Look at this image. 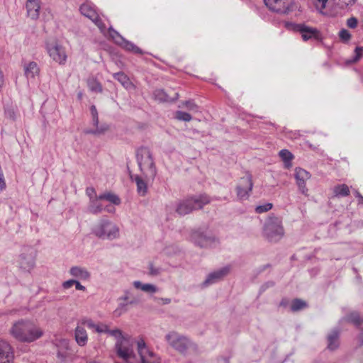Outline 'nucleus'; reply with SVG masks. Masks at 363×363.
<instances>
[{
  "mask_svg": "<svg viewBox=\"0 0 363 363\" xmlns=\"http://www.w3.org/2000/svg\"><path fill=\"white\" fill-rule=\"evenodd\" d=\"M10 333L18 341L31 342L39 339L43 332L41 328L30 321L20 320L13 325Z\"/></svg>",
  "mask_w": 363,
  "mask_h": 363,
  "instance_id": "1",
  "label": "nucleus"
},
{
  "mask_svg": "<svg viewBox=\"0 0 363 363\" xmlns=\"http://www.w3.org/2000/svg\"><path fill=\"white\" fill-rule=\"evenodd\" d=\"M136 157L138 166L145 179H154L157 174L152 154L150 150L145 147L138 149Z\"/></svg>",
  "mask_w": 363,
  "mask_h": 363,
  "instance_id": "2",
  "label": "nucleus"
},
{
  "mask_svg": "<svg viewBox=\"0 0 363 363\" xmlns=\"http://www.w3.org/2000/svg\"><path fill=\"white\" fill-rule=\"evenodd\" d=\"M167 345L181 354H186L190 350L196 351L197 345L188 337L176 331H170L164 336Z\"/></svg>",
  "mask_w": 363,
  "mask_h": 363,
  "instance_id": "3",
  "label": "nucleus"
},
{
  "mask_svg": "<svg viewBox=\"0 0 363 363\" xmlns=\"http://www.w3.org/2000/svg\"><path fill=\"white\" fill-rule=\"evenodd\" d=\"M92 233L102 240H113L119 238L120 230L116 224L108 219L102 218L91 230Z\"/></svg>",
  "mask_w": 363,
  "mask_h": 363,
  "instance_id": "4",
  "label": "nucleus"
},
{
  "mask_svg": "<svg viewBox=\"0 0 363 363\" xmlns=\"http://www.w3.org/2000/svg\"><path fill=\"white\" fill-rule=\"evenodd\" d=\"M210 199L206 195L190 197L179 201L176 206V212L180 216H185L193 211L200 209L208 204Z\"/></svg>",
  "mask_w": 363,
  "mask_h": 363,
  "instance_id": "5",
  "label": "nucleus"
},
{
  "mask_svg": "<svg viewBox=\"0 0 363 363\" xmlns=\"http://www.w3.org/2000/svg\"><path fill=\"white\" fill-rule=\"evenodd\" d=\"M264 234L270 242L280 240L284 235L281 219L275 216L269 217L264 225Z\"/></svg>",
  "mask_w": 363,
  "mask_h": 363,
  "instance_id": "6",
  "label": "nucleus"
},
{
  "mask_svg": "<svg viewBox=\"0 0 363 363\" xmlns=\"http://www.w3.org/2000/svg\"><path fill=\"white\" fill-rule=\"evenodd\" d=\"M266 6L272 11L287 14L294 8V0H264Z\"/></svg>",
  "mask_w": 363,
  "mask_h": 363,
  "instance_id": "7",
  "label": "nucleus"
},
{
  "mask_svg": "<svg viewBox=\"0 0 363 363\" xmlns=\"http://www.w3.org/2000/svg\"><path fill=\"white\" fill-rule=\"evenodd\" d=\"M46 50L49 56L59 65L66 63L67 55L65 48L57 42L47 43Z\"/></svg>",
  "mask_w": 363,
  "mask_h": 363,
  "instance_id": "8",
  "label": "nucleus"
},
{
  "mask_svg": "<svg viewBox=\"0 0 363 363\" xmlns=\"http://www.w3.org/2000/svg\"><path fill=\"white\" fill-rule=\"evenodd\" d=\"M36 252L32 247H24L19 256V267L25 272H30L35 267Z\"/></svg>",
  "mask_w": 363,
  "mask_h": 363,
  "instance_id": "9",
  "label": "nucleus"
},
{
  "mask_svg": "<svg viewBox=\"0 0 363 363\" xmlns=\"http://www.w3.org/2000/svg\"><path fill=\"white\" fill-rule=\"evenodd\" d=\"M191 240L200 247H213L218 244V240L212 235H207L199 230L193 231L191 234Z\"/></svg>",
  "mask_w": 363,
  "mask_h": 363,
  "instance_id": "10",
  "label": "nucleus"
},
{
  "mask_svg": "<svg viewBox=\"0 0 363 363\" xmlns=\"http://www.w3.org/2000/svg\"><path fill=\"white\" fill-rule=\"evenodd\" d=\"M127 340H122L115 343V350L117 355L123 359L125 363H135L136 355L130 345H128L125 342Z\"/></svg>",
  "mask_w": 363,
  "mask_h": 363,
  "instance_id": "11",
  "label": "nucleus"
},
{
  "mask_svg": "<svg viewBox=\"0 0 363 363\" xmlns=\"http://www.w3.org/2000/svg\"><path fill=\"white\" fill-rule=\"evenodd\" d=\"M81 13L91 20L95 25L101 30V32H104L106 30V26L99 18L96 13L94 7L89 4H84L80 6Z\"/></svg>",
  "mask_w": 363,
  "mask_h": 363,
  "instance_id": "12",
  "label": "nucleus"
},
{
  "mask_svg": "<svg viewBox=\"0 0 363 363\" xmlns=\"http://www.w3.org/2000/svg\"><path fill=\"white\" fill-rule=\"evenodd\" d=\"M294 30L301 33V38L304 41L320 38V31L317 28L308 26L304 23L294 24Z\"/></svg>",
  "mask_w": 363,
  "mask_h": 363,
  "instance_id": "13",
  "label": "nucleus"
},
{
  "mask_svg": "<svg viewBox=\"0 0 363 363\" xmlns=\"http://www.w3.org/2000/svg\"><path fill=\"white\" fill-rule=\"evenodd\" d=\"M294 177L299 191L306 196L308 190L306 187V182L311 178V174L301 167H296L295 169Z\"/></svg>",
  "mask_w": 363,
  "mask_h": 363,
  "instance_id": "14",
  "label": "nucleus"
},
{
  "mask_svg": "<svg viewBox=\"0 0 363 363\" xmlns=\"http://www.w3.org/2000/svg\"><path fill=\"white\" fill-rule=\"evenodd\" d=\"M230 272L229 267H224L210 273L202 283L203 287H207L223 279Z\"/></svg>",
  "mask_w": 363,
  "mask_h": 363,
  "instance_id": "15",
  "label": "nucleus"
},
{
  "mask_svg": "<svg viewBox=\"0 0 363 363\" xmlns=\"http://www.w3.org/2000/svg\"><path fill=\"white\" fill-rule=\"evenodd\" d=\"M252 182L250 176L241 178L240 184L237 186V194L240 199H247L249 196V192L252 189Z\"/></svg>",
  "mask_w": 363,
  "mask_h": 363,
  "instance_id": "16",
  "label": "nucleus"
},
{
  "mask_svg": "<svg viewBox=\"0 0 363 363\" xmlns=\"http://www.w3.org/2000/svg\"><path fill=\"white\" fill-rule=\"evenodd\" d=\"M13 358L12 348L9 343L0 338V363H9Z\"/></svg>",
  "mask_w": 363,
  "mask_h": 363,
  "instance_id": "17",
  "label": "nucleus"
},
{
  "mask_svg": "<svg viewBox=\"0 0 363 363\" xmlns=\"http://www.w3.org/2000/svg\"><path fill=\"white\" fill-rule=\"evenodd\" d=\"M26 8L28 18L32 20H37L39 18L41 8L40 0H27Z\"/></svg>",
  "mask_w": 363,
  "mask_h": 363,
  "instance_id": "18",
  "label": "nucleus"
},
{
  "mask_svg": "<svg viewBox=\"0 0 363 363\" xmlns=\"http://www.w3.org/2000/svg\"><path fill=\"white\" fill-rule=\"evenodd\" d=\"M91 113L92 116V121L94 126H96L95 130H86V133L89 134H94L99 135L104 133L106 130H108V126L103 125L101 126H99V118H98V112L96 108L94 105H92L90 108Z\"/></svg>",
  "mask_w": 363,
  "mask_h": 363,
  "instance_id": "19",
  "label": "nucleus"
},
{
  "mask_svg": "<svg viewBox=\"0 0 363 363\" xmlns=\"http://www.w3.org/2000/svg\"><path fill=\"white\" fill-rule=\"evenodd\" d=\"M57 357L63 362L70 359L71 352L69 348V342L66 339L59 340L57 344Z\"/></svg>",
  "mask_w": 363,
  "mask_h": 363,
  "instance_id": "20",
  "label": "nucleus"
},
{
  "mask_svg": "<svg viewBox=\"0 0 363 363\" xmlns=\"http://www.w3.org/2000/svg\"><path fill=\"white\" fill-rule=\"evenodd\" d=\"M173 94L167 93L163 89H156L154 91V98L160 102H170L174 101L178 99L179 94L177 92L172 91Z\"/></svg>",
  "mask_w": 363,
  "mask_h": 363,
  "instance_id": "21",
  "label": "nucleus"
},
{
  "mask_svg": "<svg viewBox=\"0 0 363 363\" xmlns=\"http://www.w3.org/2000/svg\"><path fill=\"white\" fill-rule=\"evenodd\" d=\"M69 274L72 277L81 280H88L91 276L86 268L78 266L71 267Z\"/></svg>",
  "mask_w": 363,
  "mask_h": 363,
  "instance_id": "22",
  "label": "nucleus"
},
{
  "mask_svg": "<svg viewBox=\"0 0 363 363\" xmlns=\"http://www.w3.org/2000/svg\"><path fill=\"white\" fill-rule=\"evenodd\" d=\"M74 337L78 345L84 347L87 344L88 335L86 330L80 325H77L74 330Z\"/></svg>",
  "mask_w": 363,
  "mask_h": 363,
  "instance_id": "23",
  "label": "nucleus"
},
{
  "mask_svg": "<svg viewBox=\"0 0 363 363\" xmlns=\"http://www.w3.org/2000/svg\"><path fill=\"white\" fill-rule=\"evenodd\" d=\"M348 321L353 323L356 327L362 330L359 335V340L363 343V317L359 313L352 312L347 317Z\"/></svg>",
  "mask_w": 363,
  "mask_h": 363,
  "instance_id": "24",
  "label": "nucleus"
},
{
  "mask_svg": "<svg viewBox=\"0 0 363 363\" xmlns=\"http://www.w3.org/2000/svg\"><path fill=\"white\" fill-rule=\"evenodd\" d=\"M130 179L137 185V191L140 196H145L147 191V182L138 175H130Z\"/></svg>",
  "mask_w": 363,
  "mask_h": 363,
  "instance_id": "25",
  "label": "nucleus"
},
{
  "mask_svg": "<svg viewBox=\"0 0 363 363\" xmlns=\"http://www.w3.org/2000/svg\"><path fill=\"white\" fill-rule=\"evenodd\" d=\"M40 69L35 62H30L24 66V73L28 79H33L39 74Z\"/></svg>",
  "mask_w": 363,
  "mask_h": 363,
  "instance_id": "26",
  "label": "nucleus"
},
{
  "mask_svg": "<svg viewBox=\"0 0 363 363\" xmlns=\"http://www.w3.org/2000/svg\"><path fill=\"white\" fill-rule=\"evenodd\" d=\"M339 331L337 330H333L328 335V348L330 350H336L339 346Z\"/></svg>",
  "mask_w": 363,
  "mask_h": 363,
  "instance_id": "27",
  "label": "nucleus"
},
{
  "mask_svg": "<svg viewBox=\"0 0 363 363\" xmlns=\"http://www.w3.org/2000/svg\"><path fill=\"white\" fill-rule=\"evenodd\" d=\"M101 199L99 198L89 201L88 205V211L92 214L97 215L103 210V206L100 202Z\"/></svg>",
  "mask_w": 363,
  "mask_h": 363,
  "instance_id": "28",
  "label": "nucleus"
},
{
  "mask_svg": "<svg viewBox=\"0 0 363 363\" xmlns=\"http://www.w3.org/2000/svg\"><path fill=\"white\" fill-rule=\"evenodd\" d=\"M133 285L135 289H141L145 292L154 294L157 291V288L152 284H143L140 281H135Z\"/></svg>",
  "mask_w": 363,
  "mask_h": 363,
  "instance_id": "29",
  "label": "nucleus"
},
{
  "mask_svg": "<svg viewBox=\"0 0 363 363\" xmlns=\"http://www.w3.org/2000/svg\"><path fill=\"white\" fill-rule=\"evenodd\" d=\"M279 157L284 162V167L286 169H289L291 166V160L294 158L292 153L288 150L283 149L279 153Z\"/></svg>",
  "mask_w": 363,
  "mask_h": 363,
  "instance_id": "30",
  "label": "nucleus"
},
{
  "mask_svg": "<svg viewBox=\"0 0 363 363\" xmlns=\"http://www.w3.org/2000/svg\"><path fill=\"white\" fill-rule=\"evenodd\" d=\"M106 334L113 337L116 340V342L127 340V337L123 335L121 330L117 328L113 329L108 328Z\"/></svg>",
  "mask_w": 363,
  "mask_h": 363,
  "instance_id": "31",
  "label": "nucleus"
},
{
  "mask_svg": "<svg viewBox=\"0 0 363 363\" xmlns=\"http://www.w3.org/2000/svg\"><path fill=\"white\" fill-rule=\"evenodd\" d=\"M121 40L122 41L121 42V43L119 45L122 48L125 49L126 50L131 51L134 53H138V54L143 53L142 50L138 47H137L135 44H133V43L128 41L125 39H123Z\"/></svg>",
  "mask_w": 363,
  "mask_h": 363,
  "instance_id": "32",
  "label": "nucleus"
},
{
  "mask_svg": "<svg viewBox=\"0 0 363 363\" xmlns=\"http://www.w3.org/2000/svg\"><path fill=\"white\" fill-rule=\"evenodd\" d=\"M99 198L102 200H106L115 205H119L121 203V199L119 197L112 193L108 192L100 194Z\"/></svg>",
  "mask_w": 363,
  "mask_h": 363,
  "instance_id": "33",
  "label": "nucleus"
},
{
  "mask_svg": "<svg viewBox=\"0 0 363 363\" xmlns=\"http://www.w3.org/2000/svg\"><path fill=\"white\" fill-rule=\"evenodd\" d=\"M333 192L336 196H347L350 194V189L346 184H340L334 187Z\"/></svg>",
  "mask_w": 363,
  "mask_h": 363,
  "instance_id": "34",
  "label": "nucleus"
},
{
  "mask_svg": "<svg viewBox=\"0 0 363 363\" xmlns=\"http://www.w3.org/2000/svg\"><path fill=\"white\" fill-rule=\"evenodd\" d=\"M113 76L125 87H128L130 84L129 78L123 72H117L113 74Z\"/></svg>",
  "mask_w": 363,
  "mask_h": 363,
  "instance_id": "35",
  "label": "nucleus"
},
{
  "mask_svg": "<svg viewBox=\"0 0 363 363\" xmlns=\"http://www.w3.org/2000/svg\"><path fill=\"white\" fill-rule=\"evenodd\" d=\"M306 306L307 303L306 301L301 299L296 298L291 303V310L293 312H296L305 308Z\"/></svg>",
  "mask_w": 363,
  "mask_h": 363,
  "instance_id": "36",
  "label": "nucleus"
},
{
  "mask_svg": "<svg viewBox=\"0 0 363 363\" xmlns=\"http://www.w3.org/2000/svg\"><path fill=\"white\" fill-rule=\"evenodd\" d=\"M136 303H137L136 299H132V300L129 301L128 302H127V301L121 302L118 304V306L115 310L114 313L117 315H121L122 313H125L127 311L126 307L128 304H135Z\"/></svg>",
  "mask_w": 363,
  "mask_h": 363,
  "instance_id": "37",
  "label": "nucleus"
},
{
  "mask_svg": "<svg viewBox=\"0 0 363 363\" xmlns=\"http://www.w3.org/2000/svg\"><path fill=\"white\" fill-rule=\"evenodd\" d=\"M79 323L82 325L86 326L89 329L92 330L93 332H96L97 323H96L92 319L83 318L80 320Z\"/></svg>",
  "mask_w": 363,
  "mask_h": 363,
  "instance_id": "38",
  "label": "nucleus"
},
{
  "mask_svg": "<svg viewBox=\"0 0 363 363\" xmlns=\"http://www.w3.org/2000/svg\"><path fill=\"white\" fill-rule=\"evenodd\" d=\"M108 33L111 38L115 41L116 43L118 45L122 41L121 40L124 39L116 30H113L112 28L108 29Z\"/></svg>",
  "mask_w": 363,
  "mask_h": 363,
  "instance_id": "39",
  "label": "nucleus"
},
{
  "mask_svg": "<svg viewBox=\"0 0 363 363\" xmlns=\"http://www.w3.org/2000/svg\"><path fill=\"white\" fill-rule=\"evenodd\" d=\"M338 36L340 40L343 43H347L351 38L350 33L345 28L340 30Z\"/></svg>",
  "mask_w": 363,
  "mask_h": 363,
  "instance_id": "40",
  "label": "nucleus"
},
{
  "mask_svg": "<svg viewBox=\"0 0 363 363\" xmlns=\"http://www.w3.org/2000/svg\"><path fill=\"white\" fill-rule=\"evenodd\" d=\"M175 118L183 121H190L191 120V116L189 113L180 111L176 112Z\"/></svg>",
  "mask_w": 363,
  "mask_h": 363,
  "instance_id": "41",
  "label": "nucleus"
},
{
  "mask_svg": "<svg viewBox=\"0 0 363 363\" xmlns=\"http://www.w3.org/2000/svg\"><path fill=\"white\" fill-rule=\"evenodd\" d=\"M272 203H267L263 205L257 206L255 208V211L257 213H262L267 212L272 208Z\"/></svg>",
  "mask_w": 363,
  "mask_h": 363,
  "instance_id": "42",
  "label": "nucleus"
},
{
  "mask_svg": "<svg viewBox=\"0 0 363 363\" xmlns=\"http://www.w3.org/2000/svg\"><path fill=\"white\" fill-rule=\"evenodd\" d=\"M108 328V325L107 324L102 322H99L97 323L96 330L95 333L99 334H106Z\"/></svg>",
  "mask_w": 363,
  "mask_h": 363,
  "instance_id": "43",
  "label": "nucleus"
},
{
  "mask_svg": "<svg viewBox=\"0 0 363 363\" xmlns=\"http://www.w3.org/2000/svg\"><path fill=\"white\" fill-rule=\"evenodd\" d=\"M89 88L93 91H96V92H101L102 91V87L101 86V84L96 82V81H90L89 82Z\"/></svg>",
  "mask_w": 363,
  "mask_h": 363,
  "instance_id": "44",
  "label": "nucleus"
},
{
  "mask_svg": "<svg viewBox=\"0 0 363 363\" xmlns=\"http://www.w3.org/2000/svg\"><path fill=\"white\" fill-rule=\"evenodd\" d=\"M363 56V48L357 47L354 50V56L351 60L352 62H356Z\"/></svg>",
  "mask_w": 363,
  "mask_h": 363,
  "instance_id": "45",
  "label": "nucleus"
},
{
  "mask_svg": "<svg viewBox=\"0 0 363 363\" xmlns=\"http://www.w3.org/2000/svg\"><path fill=\"white\" fill-rule=\"evenodd\" d=\"M86 194L89 196V201L96 199L99 196H96V191L93 187H87L86 189Z\"/></svg>",
  "mask_w": 363,
  "mask_h": 363,
  "instance_id": "46",
  "label": "nucleus"
},
{
  "mask_svg": "<svg viewBox=\"0 0 363 363\" xmlns=\"http://www.w3.org/2000/svg\"><path fill=\"white\" fill-rule=\"evenodd\" d=\"M347 26L350 28H355L357 26V19L354 17H351L347 21Z\"/></svg>",
  "mask_w": 363,
  "mask_h": 363,
  "instance_id": "47",
  "label": "nucleus"
},
{
  "mask_svg": "<svg viewBox=\"0 0 363 363\" xmlns=\"http://www.w3.org/2000/svg\"><path fill=\"white\" fill-rule=\"evenodd\" d=\"M149 274L152 276H156L160 274V269L154 267L152 263H150L149 267Z\"/></svg>",
  "mask_w": 363,
  "mask_h": 363,
  "instance_id": "48",
  "label": "nucleus"
},
{
  "mask_svg": "<svg viewBox=\"0 0 363 363\" xmlns=\"http://www.w3.org/2000/svg\"><path fill=\"white\" fill-rule=\"evenodd\" d=\"M132 299H134V298L131 297L130 292L128 290L125 291L124 295L119 298L120 301H127V302H128L129 301H130Z\"/></svg>",
  "mask_w": 363,
  "mask_h": 363,
  "instance_id": "49",
  "label": "nucleus"
},
{
  "mask_svg": "<svg viewBox=\"0 0 363 363\" xmlns=\"http://www.w3.org/2000/svg\"><path fill=\"white\" fill-rule=\"evenodd\" d=\"M75 279H69L67 280L62 284V286L64 289H67L74 285Z\"/></svg>",
  "mask_w": 363,
  "mask_h": 363,
  "instance_id": "50",
  "label": "nucleus"
},
{
  "mask_svg": "<svg viewBox=\"0 0 363 363\" xmlns=\"http://www.w3.org/2000/svg\"><path fill=\"white\" fill-rule=\"evenodd\" d=\"M6 188V182L3 172L0 173V189L3 190Z\"/></svg>",
  "mask_w": 363,
  "mask_h": 363,
  "instance_id": "51",
  "label": "nucleus"
},
{
  "mask_svg": "<svg viewBox=\"0 0 363 363\" xmlns=\"http://www.w3.org/2000/svg\"><path fill=\"white\" fill-rule=\"evenodd\" d=\"M5 113H6V117H8L12 120H15V113H14L13 110L9 109V110L6 111Z\"/></svg>",
  "mask_w": 363,
  "mask_h": 363,
  "instance_id": "52",
  "label": "nucleus"
},
{
  "mask_svg": "<svg viewBox=\"0 0 363 363\" xmlns=\"http://www.w3.org/2000/svg\"><path fill=\"white\" fill-rule=\"evenodd\" d=\"M74 286H75V288L77 290H80V291H85L86 290V288L84 286L80 284V282L77 280L75 279V282H74Z\"/></svg>",
  "mask_w": 363,
  "mask_h": 363,
  "instance_id": "53",
  "label": "nucleus"
},
{
  "mask_svg": "<svg viewBox=\"0 0 363 363\" xmlns=\"http://www.w3.org/2000/svg\"><path fill=\"white\" fill-rule=\"evenodd\" d=\"M186 104V106L189 109V110H194L196 108V106L195 104H194L193 102L191 101H186L185 103Z\"/></svg>",
  "mask_w": 363,
  "mask_h": 363,
  "instance_id": "54",
  "label": "nucleus"
},
{
  "mask_svg": "<svg viewBox=\"0 0 363 363\" xmlns=\"http://www.w3.org/2000/svg\"><path fill=\"white\" fill-rule=\"evenodd\" d=\"M339 1L345 6L352 5L355 2V0H339Z\"/></svg>",
  "mask_w": 363,
  "mask_h": 363,
  "instance_id": "55",
  "label": "nucleus"
},
{
  "mask_svg": "<svg viewBox=\"0 0 363 363\" xmlns=\"http://www.w3.org/2000/svg\"><path fill=\"white\" fill-rule=\"evenodd\" d=\"M4 85V77L2 72L0 70V91Z\"/></svg>",
  "mask_w": 363,
  "mask_h": 363,
  "instance_id": "56",
  "label": "nucleus"
},
{
  "mask_svg": "<svg viewBox=\"0 0 363 363\" xmlns=\"http://www.w3.org/2000/svg\"><path fill=\"white\" fill-rule=\"evenodd\" d=\"M105 210L108 213H114L115 212V208L113 206H107L105 207Z\"/></svg>",
  "mask_w": 363,
  "mask_h": 363,
  "instance_id": "57",
  "label": "nucleus"
},
{
  "mask_svg": "<svg viewBox=\"0 0 363 363\" xmlns=\"http://www.w3.org/2000/svg\"><path fill=\"white\" fill-rule=\"evenodd\" d=\"M289 304V301L286 299V298H283L279 305L280 306H282V307H286Z\"/></svg>",
  "mask_w": 363,
  "mask_h": 363,
  "instance_id": "58",
  "label": "nucleus"
},
{
  "mask_svg": "<svg viewBox=\"0 0 363 363\" xmlns=\"http://www.w3.org/2000/svg\"><path fill=\"white\" fill-rule=\"evenodd\" d=\"M318 3L320 4V8L325 9L326 6V3L328 2V0H316Z\"/></svg>",
  "mask_w": 363,
  "mask_h": 363,
  "instance_id": "59",
  "label": "nucleus"
},
{
  "mask_svg": "<svg viewBox=\"0 0 363 363\" xmlns=\"http://www.w3.org/2000/svg\"><path fill=\"white\" fill-rule=\"evenodd\" d=\"M164 304H169L171 303V299L169 298H161Z\"/></svg>",
  "mask_w": 363,
  "mask_h": 363,
  "instance_id": "60",
  "label": "nucleus"
},
{
  "mask_svg": "<svg viewBox=\"0 0 363 363\" xmlns=\"http://www.w3.org/2000/svg\"><path fill=\"white\" fill-rule=\"evenodd\" d=\"M355 196L357 197L360 200L362 196L360 194V193L359 191H356Z\"/></svg>",
  "mask_w": 363,
  "mask_h": 363,
  "instance_id": "61",
  "label": "nucleus"
},
{
  "mask_svg": "<svg viewBox=\"0 0 363 363\" xmlns=\"http://www.w3.org/2000/svg\"><path fill=\"white\" fill-rule=\"evenodd\" d=\"M267 284V286H272L274 285V283L273 282H269Z\"/></svg>",
  "mask_w": 363,
  "mask_h": 363,
  "instance_id": "62",
  "label": "nucleus"
},
{
  "mask_svg": "<svg viewBox=\"0 0 363 363\" xmlns=\"http://www.w3.org/2000/svg\"><path fill=\"white\" fill-rule=\"evenodd\" d=\"M359 203H363V196H362L361 199L359 201Z\"/></svg>",
  "mask_w": 363,
  "mask_h": 363,
  "instance_id": "63",
  "label": "nucleus"
}]
</instances>
